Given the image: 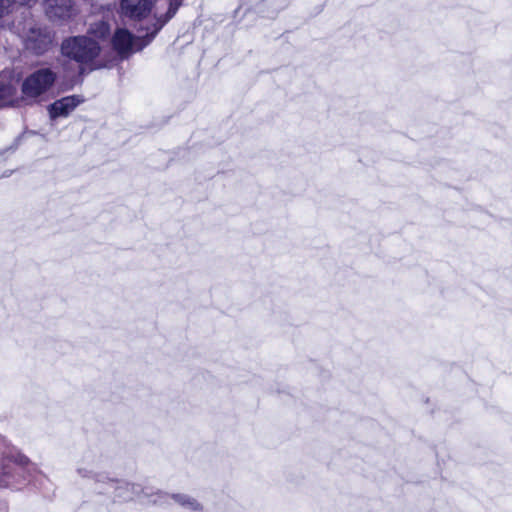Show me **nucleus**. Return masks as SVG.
<instances>
[{"label": "nucleus", "instance_id": "11", "mask_svg": "<svg viewBox=\"0 0 512 512\" xmlns=\"http://www.w3.org/2000/svg\"><path fill=\"white\" fill-rule=\"evenodd\" d=\"M115 479L109 477L105 473H97L94 475L93 491L97 494L111 496Z\"/></svg>", "mask_w": 512, "mask_h": 512}, {"label": "nucleus", "instance_id": "7", "mask_svg": "<svg viewBox=\"0 0 512 512\" xmlns=\"http://www.w3.org/2000/svg\"><path fill=\"white\" fill-rule=\"evenodd\" d=\"M45 13L51 20H68L78 13L71 0H46Z\"/></svg>", "mask_w": 512, "mask_h": 512}, {"label": "nucleus", "instance_id": "8", "mask_svg": "<svg viewBox=\"0 0 512 512\" xmlns=\"http://www.w3.org/2000/svg\"><path fill=\"white\" fill-rule=\"evenodd\" d=\"M139 491V485L115 479L111 497L117 502H127L133 500Z\"/></svg>", "mask_w": 512, "mask_h": 512}, {"label": "nucleus", "instance_id": "2", "mask_svg": "<svg viewBox=\"0 0 512 512\" xmlns=\"http://www.w3.org/2000/svg\"><path fill=\"white\" fill-rule=\"evenodd\" d=\"M57 73L49 67H43L29 74L22 82V99L16 97V87L0 75V106L19 105L20 102L35 103L54 86Z\"/></svg>", "mask_w": 512, "mask_h": 512}, {"label": "nucleus", "instance_id": "13", "mask_svg": "<svg viewBox=\"0 0 512 512\" xmlns=\"http://www.w3.org/2000/svg\"><path fill=\"white\" fill-rule=\"evenodd\" d=\"M15 0H0V17L10 12Z\"/></svg>", "mask_w": 512, "mask_h": 512}, {"label": "nucleus", "instance_id": "6", "mask_svg": "<svg viewBox=\"0 0 512 512\" xmlns=\"http://www.w3.org/2000/svg\"><path fill=\"white\" fill-rule=\"evenodd\" d=\"M151 40L152 39H149V37L146 36V32L135 37L128 30L119 28L115 31L112 38V44L119 55L126 57L131 53L141 50Z\"/></svg>", "mask_w": 512, "mask_h": 512}, {"label": "nucleus", "instance_id": "16", "mask_svg": "<svg viewBox=\"0 0 512 512\" xmlns=\"http://www.w3.org/2000/svg\"><path fill=\"white\" fill-rule=\"evenodd\" d=\"M274 0H270V2H273Z\"/></svg>", "mask_w": 512, "mask_h": 512}, {"label": "nucleus", "instance_id": "5", "mask_svg": "<svg viewBox=\"0 0 512 512\" xmlns=\"http://www.w3.org/2000/svg\"><path fill=\"white\" fill-rule=\"evenodd\" d=\"M34 469L22 454L0 459V487H9L25 481Z\"/></svg>", "mask_w": 512, "mask_h": 512}, {"label": "nucleus", "instance_id": "9", "mask_svg": "<svg viewBox=\"0 0 512 512\" xmlns=\"http://www.w3.org/2000/svg\"><path fill=\"white\" fill-rule=\"evenodd\" d=\"M83 100L76 95L63 97L55 101L49 109L52 118L66 117L71 113Z\"/></svg>", "mask_w": 512, "mask_h": 512}, {"label": "nucleus", "instance_id": "15", "mask_svg": "<svg viewBox=\"0 0 512 512\" xmlns=\"http://www.w3.org/2000/svg\"><path fill=\"white\" fill-rule=\"evenodd\" d=\"M37 0H15L16 3L20 5H31L35 3Z\"/></svg>", "mask_w": 512, "mask_h": 512}, {"label": "nucleus", "instance_id": "4", "mask_svg": "<svg viewBox=\"0 0 512 512\" xmlns=\"http://www.w3.org/2000/svg\"><path fill=\"white\" fill-rule=\"evenodd\" d=\"M100 52L99 42L88 35L68 37L61 44L62 55L81 66L93 64Z\"/></svg>", "mask_w": 512, "mask_h": 512}, {"label": "nucleus", "instance_id": "10", "mask_svg": "<svg viewBox=\"0 0 512 512\" xmlns=\"http://www.w3.org/2000/svg\"><path fill=\"white\" fill-rule=\"evenodd\" d=\"M110 14V8L103 9L102 18L89 23V28L87 31L88 36H90L93 39H96L98 42L101 39H105L109 34L110 26L104 18L105 16Z\"/></svg>", "mask_w": 512, "mask_h": 512}, {"label": "nucleus", "instance_id": "12", "mask_svg": "<svg viewBox=\"0 0 512 512\" xmlns=\"http://www.w3.org/2000/svg\"><path fill=\"white\" fill-rule=\"evenodd\" d=\"M165 497L171 498L176 504L181 506L182 508L189 511H200L202 510V505L193 497L187 494H172L165 495Z\"/></svg>", "mask_w": 512, "mask_h": 512}, {"label": "nucleus", "instance_id": "1", "mask_svg": "<svg viewBox=\"0 0 512 512\" xmlns=\"http://www.w3.org/2000/svg\"><path fill=\"white\" fill-rule=\"evenodd\" d=\"M183 0H120L121 14L138 23L139 32L153 39L176 14Z\"/></svg>", "mask_w": 512, "mask_h": 512}, {"label": "nucleus", "instance_id": "3", "mask_svg": "<svg viewBox=\"0 0 512 512\" xmlns=\"http://www.w3.org/2000/svg\"><path fill=\"white\" fill-rule=\"evenodd\" d=\"M16 33L23 40L25 49L37 56L48 52L54 42V33L47 27L36 24L32 19L14 24Z\"/></svg>", "mask_w": 512, "mask_h": 512}, {"label": "nucleus", "instance_id": "14", "mask_svg": "<svg viewBox=\"0 0 512 512\" xmlns=\"http://www.w3.org/2000/svg\"><path fill=\"white\" fill-rule=\"evenodd\" d=\"M77 474L81 477V478H84V479H91L92 481L94 480V475L96 473H94L92 470H90L89 468L87 467H81L79 466L77 468Z\"/></svg>", "mask_w": 512, "mask_h": 512}]
</instances>
